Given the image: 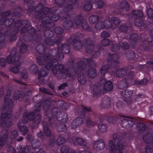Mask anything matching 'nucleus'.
<instances>
[{"label":"nucleus","instance_id":"obj_1","mask_svg":"<svg viewBox=\"0 0 153 153\" xmlns=\"http://www.w3.org/2000/svg\"><path fill=\"white\" fill-rule=\"evenodd\" d=\"M43 39L42 44H38L36 47V49L38 53L41 55L36 58V61L38 64L40 65H45V68L48 64L49 60L52 59H54L51 57V55L49 53L44 54L46 51V48L45 45L52 46L54 45H56L61 42L62 37H57L54 39H52L51 38L45 37Z\"/></svg>","mask_w":153,"mask_h":153},{"label":"nucleus","instance_id":"obj_2","mask_svg":"<svg viewBox=\"0 0 153 153\" xmlns=\"http://www.w3.org/2000/svg\"><path fill=\"white\" fill-rule=\"evenodd\" d=\"M62 37L61 41H62ZM60 36H57L56 37L52 38L54 39L57 37H59ZM84 37V34L82 33L74 34H72L70 38V39L68 41H67V44L66 45L64 44H60L62 42L57 43L58 50L59 51L62 52V53L67 54L70 52V48L69 45L72 44L74 49L76 50H80L83 48L82 44L81 42V39Z\"/></svg>","mask_w":153,"mask_h":153},{"label":"nucleus","instance_id":"obj_3","mask_svg":"<svg viewBox=\"0 0 153 153\" xmlns=\"http://www.w3.org/2000/svg\"><path fill=\"white\" fill-rule=\"evenodd\" d=\"M46 69L48 70H51L54 75L57 74L59 71L62 74L66 73L70 77L77 75L75 66L65 69L64 66L61 64H59L58 61L55 59H52L49 60Z\"/></svg>","mask_w":153,"mask_h":153},{"label":"nucleus","instance_id":"obj_4","mask_svg":"<svg viewBox=\"0 0 153 153\" xmlns=\"http://www.w3.org/2000/svg\"><path fill=\"white\" fill-rule=\"evenodd\" d=\"M59 17V15L56 14H53L51 17H44L42 21V25L38 27L39 31L43 32L44 37L52 38L54 36L53 28L55 26L54 23L52 21H56Z\"/></svg>","mask_w":153,"mask_h":153},{"label":"nucleus","instance_id":"obj_5","mask_svg":"<svg viewBox=\"0 0 153 153\" xmlns=\"http://www.w3.org/2000/svg\"><path fill=\"white\" fill-rule=\"evenodd\" d=\"M143 34H142L140 36V41L143 42L141 45L140 47H137V43L139 41V37L137 33H133L131 34L130 35V39L131 41V47L133 48L137 52L139 53L142 51L145 52L152 51V54L153 53V49L151 46H153L152 45H150L149 43H145L146 41V38L145 37L142 38ZM148 43H149L148 42ZM152 54H151L152 55Z\"/></svg>","mask_w":153,"mask_h":153},{"label":"nucleus","instance_id":"obj_6","mask_svg":"<svg viewBox=\"0 0 153 153\" xmlns=\"http://www.w3.org/2000/svg\"><path fill=\"white\" fill-rule=\"evenodd\" d=\"M107 54V57L106 59L107 62H112L113 64H107L101 67L100 72L102 76H104L111 68L118 67L120 63L119 56L118 54L115 53L111 54L108 53Z\"/></svg>","mask_w":153,"mask_h":153},{"label":"nucleus","instance_id":"obj_7","mask_svg":"<svg viewBox=\"0 0 153 153\" xmlns=\"http://www.w3.org/2000/svg\"><path fill=\"white\" fill-rule=\"evenodd\" d=\"M94 64V61L91 57L84 58L82 60L78 61L75 65L77 75H79V71H81L85 70L87 65L89 67H91Z\"/></svg>","mask_w":153,"mask_h":153},{"label":"nucleus","instance_id":"obj_8","mask_svg":"<svg viewBox=\"0 0 153 153\" xmlns=\"http://www.w3.org/2000/svg\"><path fill=\"white\" fill-rule=\"evenodd\" d=\"M74 23L76 25H81L82 28L84 30L89 32L95 33L96 32L95 30H94V28H90V26L88 23L87 21L83 19V17L81 14L75 16L73 19Z\"/></svg>","mask_w":153,"mask_h":153},{"label":"nucleus","instance_id":"obj_9","mask_svg":"<svg viewBox=\"0 0 153 153\" xmlns=\"http://www.w3.org/2000/svg\"><path fill=\"white\" fill-rule=\"evenodd\" d=\"M78 0H67L69 4L65 5L63 9V12L65 13L69 12L73 9V4H74ZM65 0H54L55 4L59 7H62L64 4Z\"/></svg>","mask_w":153,"mask_h":153},{"label":"nucleus","instance_id":"obj_10","mask_svg":"<svg viewBox=\"0 0 153 153\" xmlns=\"http://www.w3.org/2000/svg\"><path fill=\"white\" fill-rule=\"evenodd\" d=\"M21 58V56L20 54H17L16 49L15 48H13L10 52L9 55L7 56L6 60L8 63L16 64V62L18 63L17 65L19 66L20 64L19 62V60Z\"/></svg>","mask_w":153,"mask_h":153},{"label":"nucleus","instance_id":"obj_11","mask_svg":"<svg viewBox=\"0 0 153 153\" xmlns=\"http://www.w3.org/2000/svg\"><path fill=\"white\" fill-rule=\"evenodd\" d=\"M29 70L32 73L35 74L38 73V79L42 81H44V78L48 75L47 72L43 69H41L39 71L38 67L35 64L31 65L29 67Z\"/></svg>","mask_w":153,"mask_h":153},{"label":"nucleus","instance_id":"obj_12","mask_svg":"<svg viewBox=\"0 0 153 153\" xmlns=\"http://www.w3.org/2000/svg\"><path fill=\"white\" fill-rule=\"evenodd\" d=\"M134 72L130 71L128 73L127 76L121 82V85H119L118 86L120 88L123 89L124 88H127L129 84L131 83L132 80L134 79Z\"/></svg>","mask_w":153,"mask_h":153},{"label":"nucleus","instance_id":"obj_13","mask_svg":"<svg viewBox=\"0 0 153 153\" xmlns=\"http://www.w3.org/2000/svg\"><path fill=\"white\" fill-rule=\"evenodd\" d=\"M31 24L30 21L28 20H24L22 21L20 19L16 20L14 22V26L16 27H20L22 26L23 27L21 28V32L22 33H25L27 31V29L30 27Z\"/></svg>","mask_w":153,"mask_h":153},{"label":"nucleus","instance_id":"obj_14","mask_svg":"<svg viewBox=\"0 0 153 153\" xmlns=\"http://www.w3.org/2000/svg\"><path fill=\"white\" fill-rule=\"evenodd\" d=\"M111 27V24L109 19V18L105 19L104 21H100L97 23L95 25V29L94 30H95L96 32L95 33L97 32V30H100L105 28H110Z\"/></svg>","mask_w":153,"mask_h":153},{"label":"nucleus","instance_id":"obj_15","mask_svg":"<svg viewBox=\"0 0 153 153\" xmlns=\"http://www.w3.org/2000/svg\"><path fill=\"white\" fill-rule=\"evenodd\" d=\"M146 24L145 22H144L143 19L141 18H136L134 21L135 25L138 27H143V29L146 30L148 29L152 25V23L150 21H147Z\"/></svg>","mask_w":153,"mask_h":153},{"label":"nucleus","instance_id":"obj_16","mask_svg":"<svg viewBox=\"0 0 153 153\" xmlns=\"http://www.w3.org/2000/svg\"><path fill=\"white\" fill-rule=\"evenodd\" d=\"M39 7L42 12V13L43 16H44L45 15H46L50 13H54L56 12L58 9L55 7H53L51 8H49L46 7H44V4L42 3H40L39 4L37 5L36 6V7L33 8L35 10L36 8L37 7Z\"/></svg>","mask_w":153,"mask_h":153},{"label":"nucleus","instance_id":"obj_17","mask_svg":"<svg viewBox=\"0 0 153 153\" xmlns=\"http://www.w3.org/2000/svg\"><path fill=\"white\" fill-rule=\"evenodd\" d=\"M114 144L113 142L110 141L108 144L111 153H123V147L122 145L117 144L116 146Z\"/></svg>","mask_w":153,"mask_h":153},{"label":"nucleus","instance_id":"obj_18","mask_svg":"<svg viewBox=\"0 0 153 153\" xmlns=\"http://www.w3.org/2000/svg\"><path fill=\"white\" fill-rule=\"evenodd\" d=\"M16 82L20 84L21 86L19 88V90L18 92L19 95L17 96H30L31 94V91H29L27 92L26 94L24 95L23 94L27 91L26 87L27 84L25 82H22L20 80H15Z\"/></svg>","mask_w":153,"mask_h":153},{"label":"nucleus","instance_id":"obj_19","mask_svg":"<svg viewBox=\"0 0 153 153\" xmlns=\"http://www.w3.org/2000/svg\"><path fill=\"white\" fill-rule=\"evenodd\" d=\"M19 31V29L12 27L10 31L8 30L6 33V35L8 36L9 42H12L16 40L17 35Z\"/></svg>","mask_w":153,"mask_h":153},{"label":"nucleus","instance_id":"obj_20","mask_svg":"<svg viewBox=\"0 0 153 153\" xmlns=\"http://www.w3.org/2000/svg\"><path fill=\"white\" fill-rule=\"evenodd\" d=\"M36 6L35 7H32L31 6H29L28 10L29 12L30 13H31L33 11H34L33 14V16L36 18L38 19H43L44 17H45L46 16H43L42 12L41 9L39 8V7H37L35 10L33 8H35ZM43 19L42 20V21Z\"/></svg>","mask_w":153,"mask_h":153},{"label":"nucleus","instance_id":"obj_21","mask_svg":"<svg viewBox=\"0 0 153 153\" xmlns=\"http://www.w3.org/2000/svg\"><path fill=\"white\" fill-rule=\"evenodd\" d=\"M105 81L103 79H100L99 81L96 82L93 87V91L95 94H102L104 93L101 89L102 84Z\"/></svg>","mask_w":153,"mask_h":153},{"label":"nucleus","instance_id":"obj_22","mask_svg":"<svg viewBox=\"0 0 153 153\" xmlns=\"http://www.w3.org/2000/svg\"><path fill=\"white\" fill-rule=\"evenodd\" d=\"M119 9L115 10L114 13L116 15H121L122 13L121 10L122 9H125L128 10L129 8V6L128 2L126 0L123 1L119 4Z\"/></svg>","mask_w":153,"mask_h":153},{"label":"nucleus","instance_id":"obj_23","mask_svg":"<svg viewBox=\"0 0 153 153\" xmlns=\"http://www.w3.org/2000/svg\"><path fill=\"white\" fill-rule=\"evenodd\" d=\"M100 79H103L105 80L104 82L102 84V86H103V88L104 91H109L113 90V85L111 81H106L104 78L102 77Z\"/></svg>","mask_w":153,"mask_h":153},{"label":"nucleus","instance_id":"obj_24","mask_svg":"<svg viewBox=\"0 0 153 153\" xmlns=\"http://www.w3.org/2000/svg\"><path fill=\"white\" fill-rule=\"evenodd\" d=\"M126 56L129 60H133L135 61L142 62V60H140L138 58H135V53L134 51H129L126 53Z\"/></svg>","mask_w":153,"mask_h":153},{"label":"nucleus","instance_id":"obj_25","mask_svg":"<svg viewBox=\"0 0 153 153\" xmlns=\"http://www.w3.org/2000/svg\"><path fill=\"white\" fill-rule=\"evenodd\" d=\"M133 29V27L132 25L130 24L128 26L125 24H122L119 27V31L121 32L126 33L129 30H132Z\"/></svg>","mask_w":153,"mask_h":153},{"label":"nucleus","instance_id":"obj_26","mask_svg":"<svg viewBox=\"0 0 153 153\" xmlns=\"http://www.w3.org/2000/svg\"><path fill=\"white\" fill-rule=\"evenodd\" d=\"M137 62H133L130 64L129 66V68L131 69H136L138 71L142 70L145 66V64L143 65H138Z\"/></svg>","mask_w":153,"mask_h":153},{"label":"nucleus","instance_id":"obj_27","mask_svg":"<svg viewBox=\"0 0 153 153\" xmlns=\"http://www.w3.org/2000/svg\"><path fill=\"white\" fill-rule=\"evenodd\" d=\"M87 74L90 79H93L96 76V71L94 68L91 67L88 69L87 71Z\"/></svg>","mask_w":153,"mask_h":153},{"label":"nucleus","instance_id":"obj_28","mask_svg":"<svg viewBox=\"0 0 153 153\" xmlns=\"http://www.w3.org/2000/svg\"><path fill=\"white\" fill-rule=\"evenodd\" d=\"M73 26V22L70 20H66L63 24V27L66 30H70Z\"/></svg>","mask_w":153,"mask_h":153},{"label":"nucleus","instance_id":"obj_29","mask_svg":"<svg viewBox=\"0 0 153 153\" xmlns=\"http://www.w3.org/2000/svg\"><path fill=\"white\" fill-rule=\"evenodd\" d=\"M126 70L124 68L118 69L116 71V75L118 77H123L126 75Z\"/></svg>","mask_w":153,"mask_h":153},{"label":"nucleus","instance_id":"obj_30","mask_svg":"<svg viewBox=\"0 0 153 153\" xmlns=\"http://www.w3.org/2000/svg\"><path fill=\"white\" fill-rule=\"evenodd\" d=\"M25 122L22 121V122H20L18 124V127L20 129V132L23 134H26L28 131L27 128L24 126Z\"/></svg>","mask_w":153,"mask_h":153},{"label":"nucleus","instance_id":"obj_31","mask_svg":"<svg viewBox=\"0 0 153 153\" xmlns=\"http://www.w3.org/2000/svg\"><path fill=\"white\" fill-rule=\"evenodd\" d=\"M104 146V144L101 140H98L94 143V148L97 149H102Z\"/></svg>","mask_w":153,"mask_h":153},{"label":"nucleus","instance_id":"obj_32","mask_svg":"<svg viewBox=\"0 0 153 153\" xmlns=\"http://www.w3.org/2000/svg\"><path fill=\"white\" fill-rule=\"evenodd\" d=\"M83 122L82 119L81 118H78L72 122L71 124L72 127L73 128H75L81 124Z\"/></svg>","mask_w":153,"mask_h":153},{"label":"nucleus","instance_id":"obj_33","mask_svg":"<svg viewBox=\"0 0 153 153\" xmlns=\"http://www.w3.org/2000/svg\"><path fill=\"white\" fill-rule=\"evenodd\" d=\"M5 39V34L2 33H0V49H1L5 46L4 43Z\"/></svg>","mask_w":153,"mask_h":153},{"label":"nucleus","instance_id":"obj_34","mask_svg":"<svg viewBox=\"0 0 153 153\" xmlns=\"http://www.w3.org/2000/svg\"><path fill=\"white\" fill-rule=\"evenodd\" d=\"M109 19L111 24V27L110 28H112L113 24H114L115 25H118L120 23V19L116 17H111V19Z\"/></svg>","mask_w":153,"mask_h":153},{"label":"nucleus","instance_id":"obj_35","mask_svg":"<svg viewBox=\"0 0 153 153\" xmlns=\"http://www.w3.org/2000/svg\"><path fill=\"white\" fill-rule=\"evenodd\" d=\"M99 18L96 15H92L89 18V21L91 24H94L99 21Z\"/></svg>","mask_w":153,"mask_h":153},{"label":"nucleus","instance_id":"obj_36","mask_svg":"<svg viewBox=\"0 0 153 153\" xmlns=\"http://www.w3.org/2000/svg\"><path fill=\"white\" fill-rule=\"evenodd\" d=\"M79 83L81 85H85L86 82V76L83 75H81L77 79Z\"/></svg>","mask_w":153,"mask_h":153},{"label":"nucleus","instance_id":"obj_37","mask_svg":"<svg viewBox=\"0 0 153 153\" xmlns=\"http://www.w3.org/2000/svg\"><path fill=\"white\" fill-rule=\"evenodd\" d=\"M133 15L138 17V18H143V12L140 10H133L132 11Z\"/></svg>","mask_w":153,"mask_h":153},{"label":"nucleus","instance_id":"obj_38","mask_svg":"<svg viewBox=\"0 0 153 153\" xmlns=\"http://www.w3.org/2000/svg\"><path fill=\"white\" fill-rule=\"evenodd\" d=\"M120 49V46L117 43H113L112 44L111 48V50L114 52L118 51Z\"/></svg>","mask_w":153,"mask_h":153},{"label":"nucleus","instance_id":"obj_39","mask_svg":"<svg viewBox=\"0 0 153 153\" xmlns=\"http://www.w3.org/2000/svg\"><path fill=\"white\" fill-rule=\"evenodd\" d=\"M146 64L149 65L153 71V53L150 56L148 61L146 62Z\"/></svg>","mask_w":153,"mask_h":153},{"label":"nucleus","instance_id":"obj_40","mask_svg":"<svg viewBox=\"0 0 153 153\" xmlns=\"http://www.w3.org/2000/svg\"><path fill=\"white\" fill-rule=\"evenodd\" d=\"M150 33L152 36L148 37L147 39V40L149 44L153 46V28L151 29Z\"/></svg>","mask_w":153,"mask_h":153},{"label":"nucleus","instance_id":"obj_41","mask_svg":"<svg viewBox=\"0 0 153 153\" xmlns=\"http://www.w3.org/2000/svg\"><path fill=\"white\" fill-rule=\"evenodd\" d=\"M133 91L129 90H124L121 92V96H132Z\"/></svg>","mask_w":153,"mask_h":153},{"label":"nucleus","instance_id":"obj_42","mask_svg":"<svg viewBox=\"0 0 153 153\" xmlns=\"http://www.w3.org/2000/svg\"><path fill=\"white\" fill-rule=\"evenodd\" d=\"M92 7L93 6L92 4L87 3L84 6L83 9L86 11H89L91 10Z\"/></svg>","mask_w":153,"mask_h":153},{"label":"nucleus","instance_id":"obj_43","mask_svg":"<svg viewBox=\"0 0 153 153\" xmlns=\"http://www.w3.org/2000/svg\"><path fill=\"white\" fill-rule=\"evenodd\" d=\"M86 47L87 52L89 53H92L94 49V45H89L86 46Z\"/></svg>","mask_w":153,"mask_h":153},{"label":"nucleus","instance_id":"obj_44","mask_svg":"<svg viewBox=\"0 0 153 153\" xmlns=\"http://www.w3.org/2000/svg\"><path fill=\"white\" fill-rule=\"evenodd\" d=\"M27 32L28 33L30 34L32 37L34 36L36 33L37 31L36 29H35L31 27L30 29L27 30L25 32Z\"/></svg>","mask_w":153,"mask_h":153},{"label":"nucleus","instance_id":"obj_45","mask_svg":"<svg viewBox=\"0 0 153 153\" xmlns=\"http://www.w3.org/2000/svg\"><path fill=\"white\" fill-rule=\"evenodd\" d=\"M147 82L148 80L146 78H145L140 80L134 81L135 83L138 85H145L147 84Z\"/></svg>","mask_w":153,"mask_h":153},{"label":"nucleus","instance_id":"obj_46","mask_svg":"<svg viewBox=\"0 0 153 153\" xmlns=\"http://www.w3.org/2000/svg\"><path fill=\"white\" fill-rule=\"evenodd\" d=\"M147 14L148 17L153 22V10L151 8H149L147 10Z\"/></svg>","mask_w":153,"mask_h":153},{"label":"nucleus","instance_id":"obj_47","mask_svg":"<svg viewBox=\"0 0 153 153\" xmlns=\"http://www.w3.org/2000/svg\"><path fill=\"white\" fill-rule=\"evenodd\" d=\"M15 19L13 18H9L7 19H6L5 25L6 27H9L14 22Z\"/></svg>","mask_w":153,"mask_h":153},{"label":"nucleus","instance_id":"obj_48","mask_svg":"<svg viewBox=\"0 0 153 153\" xmlns=\"http://www.w3.org/2000/svg\"><path fill=\"white\" fill-rule=\"evenodd\" d=\"M54 31L56 34H62L63 32V30L61 27L57 26L54 28Z\"/></svg>","mask_w":153,"mask_h":153},{"label":"nucleus","instance_id":"obj_49","mask_svg":"<svg viewBox=\"0 0 153 153\" xmlns=\"http://www.w3.org/2000/svg\"><path fill=\"white\" fill-rule=\"evenodd\" d=\"M57 130L59 132L65 131L66 130V127L64 124H60L58 125Z\"/></svg>","mask_w":153,"mask_h":153},{"label":"nucleus","instance_id":"obj_50","mask_svg":"<svg viewBox=\"0 0 153 153\" xmlns=\"http://www.w3.org/2000/svg\"><path fill=\"white\" fill-rule=\"evenodd\" d=\"M27 50V45L24 43H23L20 48V51L21 53H24Z\"/></svg>","mask_w":153,"mask_h":153},{"label":"nucleus","instance_id":"obj_51","mask_svg":"<svg viewBox=\"0 0 153 153\" xmlns=\"http://www.w3.org/2000/svg\"><path fill=\"white\" fill-rule=\"evenodd\" d=\"M64 55L63 53L62 52H57L56 55V59L57 60L62 61L63 60L64 57Z\"/></svg>","mask_w":153,"mask_h":153},{"label":"nucleus","instance_id":"obj_52","mask_svg":"<svg viewBox=\"0 0 153 153\" xmlns=\"http://www.w3.org/2000/svg\"><path fill=\"white\" fill-rule=\"evenodd\" d=\"M110 43V40L108 39H102L101 42V44L103 46H107Z\"/></svg>","mask_w":153,"mask_h":153},{"label":"nucleus","instance_id":"obj_53","mask_svg":"<svg viewBox=\"0 0 153 153\" xmlns=\"http://www.w3.org/2000/svg\"><path fill=\"white\" fill-rule=\"evenodd\" d=\"M98 128L100 130V131L102 133L105 132L107 130V127L106 126L102 124H99L98 125Z\"/></svg>","mask_w":153,"mask_h":153},{"label":"nucleus","instance_id":"obj_54","mask_svg":"<svg viewBox=\"0 0 153 153\" xmlns=\"http://www.w3.org/2000/svg\"><path fill=\"white\" fill-rule=\"evenodd\" d=\"M121 46L122 49L124 50L128 49L130 48V45L129 44L126 42H122Z\"/></svg>","mask_w":153,"mask_h":153},{"label":"nucleus","instance_id":"obj_55","mask_svg":"<svg viewBox=\"0 0 153 153\" xmlns=\"http://www.w3.org/2000/svg\"><path fill=\"white\" fill-rule=\"evenodd\" d=\"M30 147L29 146H26L25 149H18L19 153H28Z\"/></svg>","mask_w":153,"mask_h":153},{"label":"nucleus","instance_id":"obj_56","mask_svg":"<svg viewBox=\"0 0 153 153\" xmlns=\"http://www.w3.org/2000/svg\"><path fill=\"white\" fill-rule=\"evenodd\" d=\"M85 45V46L89 45H93L92 44L93 41L90 38H86L84 40Z\"/></svg>","mask_w":153,"mask_h":153},{"label":"nucleus","instance_id":"obj_57","mask_svg":"<svg viewBox=\"0 0 153 153\" xmlns=\"http://www.w3.org/2000/svg\"><path fill=\"white\" fill-rule=\"evenodd\" d=\"M97 8H102L105 5L104 2L101 0H98L96 2Z\"/></svg>","mask_w":153,"mask_h":153},{"label":"nucleus","instance_id":"obj_58","mask_svg":"<svg viewBox=\"0 0 153 153\" xmlns=\"http://www.w3.org/2000/svg\"><path fill=\"white\" fill-rule=\"evenodd\" d=\"M11 12L10 10H7L3 12L1 14V16L4 17L6 19H7V17L11 15Z\"/></svg>","mask_w":153,"mask_h":153},{"label":"nucleus","instance_id":"obj_59","mask_svg":"<svg viewBox=\"0 0 153 153\" xmlns=\"http://www.w3.org/2000/svg\"><path fill=\"white\" fill-rule=\"evenodd\" d=\"M100 36L102 38H105L109 37L110 36V34L109 33L104 31L101 33Z\"/></svg>","mask_w":153,"mask_h":153},{"label":"nucleus","instance_id":"obj_60","mask_svg":"<svg viewBox=\"0 0 153 153\" xmlns=\"http://www.w3.org/2000/svg\"><path fill=\"white\" fill-rule=\"evenodd\" d=\"M69 150V148L68 146H62L61 149V151L62 153H67Z\"/></svg>","mask_w":153,"mask_h":153},{"label":"nucleus","instance_id":"obj_61","mask_svg":"<svg viewBox=\"0 0 153 153\" xmlns=\"http://www.w3.org/2000/svg\"><path fill=\"white\" fill-rule=\"evenodd\" d=\"M21 16V14L19 13L14 11L11 14V16L12 17H16L19 18Z\"/></svg>","mask_w":153,"mask_h":153},{"label":"nucleus","instance_id":"obj_62","mask_svg":"<svg viewBox=\"0 0 153 153\" xmlns=\"http://www.w3.org/2000/svg\"><path fill=\"white\" fill-rule=\"evenodd\" d=\"M74 61H75L73 58H70L68 60L67 62L68 65L72 66L73 67L76 65V64L75 65H73Z\"/></svg>","mask_w":153,"mask_h":153},{"label":"nucleus","instance_id":"obj_63","mask_svg":"<svg viewBox=\"0 0 153 153\" xmlns=\"http://www.w3.org/2000/svg\"><path fill=\"white\" fill-rule=\"evenodd\" d=\"M6 65V62L5 59L4 58H0V66L4 67Z\"/></svg>","mask_w":153,"mask_h":153},{"label":"nucleus","instance_id":"obj_64","mask_svg":"<svg viewBox=\"0 0 153 153\" xmlns=\"http://www.w3.org/2000/svg\"><path fill=\"white\" fill-rule=\"evenodd\" d=\"M42 37V36L40 34L37 35L34 38L35 40L37 42H39L41 41Z\"/></svg>","mask_w":153,"mask_h":153}]
</instances>
